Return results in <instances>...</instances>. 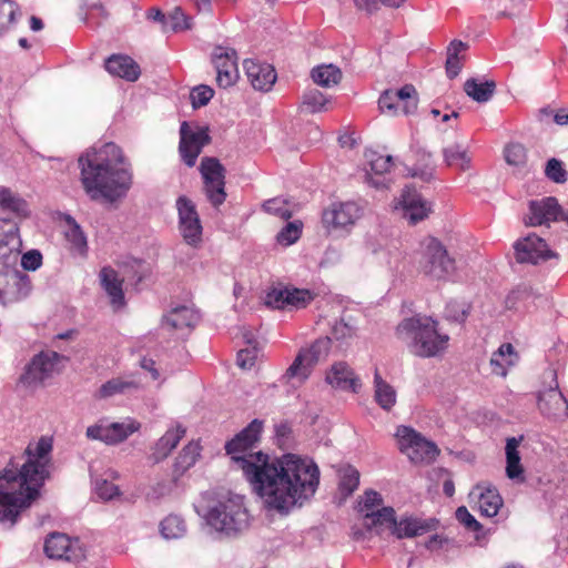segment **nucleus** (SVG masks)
Instances as JSON below:
<instances>
[{
  "label": "nucleus",
  "instance_id": "59",
  "mask_svg": "<svg viewBox=\"0 0 568 568\" xmlns=\"http://www.w3.org/2000/svg\"><path fill=\"white\" fill-rule=\"evenodd\" d=\"M456 518L463 525H465V527H467L468 529L477 531L480 528L479 523L474 518V516L464 506L457 508V510H456Z\"/></svg>",
  "mask_w": 568,
  "mask_h": 568
},
{
  "label": "nucleus",
  "instance_id": "56",
  "mask_svg": "<svg viewBox=\"0 0 568 568\" xmlns=\"http://www.w3.org/2000/svg\"><path fill=\"white\" fill-rule=\"evenodd\" d=\"M546 175L554 182L561 183L566 181V171L560 161L551 159L546 166Z\"/></svg>",
  "mask_w": 568,
  "mask_h": 568
},
{
  "label": "nucleus",
  "instance_id": "49",
  "mask_svg": "<svg viewBox=\"0 0 568 568\" xmlns=\"http://www.w3.org/2000/svg\"><path fill=\"white\" fill-rule=\"evenodd\" d=\"M359 484V473L354 468H346L343 470L341 481H339V490L344 496H349L355 489H357Z\"/></svg>",
  "mask_w": 568,
  "mask_h": 568
},
{
  "label": "nucleus",
  "instance_id": "48",
  "mask_svg": "<svg viewBox=\"0 0 568 568\" xmlns=\"http://www.w3.org/2000/svg\"><path fill=\"white\" fill-rule=\"evenodd\" d=\"M505 160L510 165H524L527 161L526 148L520 143H509L505 148Z\"/></svg>",
  "mask_w": 568,
  "mask_h": 568
},
{
  "label": "nucleus",
  "instance_id": "8",
  "mask_svg": "<svg viewBox=\"0 0 568 568\" xmlns=\"http://www.w3.org/2000/svg\"><path fill=\"white\" fill-rule=\"evenodd\" d=\"M396 438L400 452L406 454L414 464H430L440 453L436 444L406 426L397 428Z\"/></svg>",
  "mask_w": 568,
  "mask_h": 568
},
{
  "label": "nucleus",
  "instance_id": "7",
  "mask_svg": "<svg viewBox=\"0 0 568 568\" xmlns=\"http://www.w3.org/2000/svg\"><path fill=\"white\" fill-rule=\"evenodd\" d=\"M209 523L216 530L236 532L247 525V511L239 497L219 503L209 514Z\"/></svg>",
  "mask_w": 568,
  "mask_h": 568
},
{
  "label": "nucleus",
  "instance_id": "23",
  "mask_svg": "<svg viewBox=\"0 0 568 568\" xmlns=\"http://www.w3.org/2000/svg\"><path fill=\"white\" fill-rule=\"evenodd\" d=\"M325 381L333 388L357 393L362 384L346 362H336L327 371Z\"/></svg>",
  "mask_w": 568,
  "mask_h": 568
},
{
  "label": "nucleus",
  "instance_id": "53",
  "mask_svg": "<svg viewBox=\"0 0 568 568\" xmlns=\"http://www.w3.org/2000/svg\"><path fill=\"white\" fill-rule=\"evenodd\" d=\"M165 23H170L172 30L183 31L191 27V17L186 16L181 8H175Z\"/></svg>",
  "mask_w": 568,
  "mask_h": 568
},
{
  "label": "nucleus",
  "instance_id": "45",
  "mask_svg": "<svg viewBox=\"0 0 568 568\" xmlns=\"http://www.w3.org/2000/svg\"><path fill=\"white\" fill-rule=\"evenodd\" d=\"M263 210L266 213L278 216L285 221L290 220L293 215L291 203L282 197H274L265 201Z\"/></svg>",
  "mask_w": 568,
  "mask_h": 568
},
{
  "label": "nucleus",
  "instance_id": "19",
  "mask_svg": "<svg viewBox=\"0 0 568 568\" xmlns=\"http://www.w3.org/2000/svg\"><path fill=\"white\" fill-rule=\"evenodd\" d=\"M363 215L362 207L355 202L334 203L323 213L326 227H347Z\"/></svg>",
  "mask_w": 568,
  "mask_h": 568
},
{
  "label": "nucleus",
  "instance_id": "41",
  "mask_svg": "<svg viewBox=\"0 0 568 568\" xmlns=\"http://www.w3.org/2000/svg\"><path fill=\"white\" fill-rule=\"evenodd\" d=\"M0 207L4 211L12 212L18 216L28 215V205L26 201L14 196L8 189L0 190Z\"/></svg>",
  "mask_w": 568,
  "mask_h": 568
},
{
  "label": "nucleus",
  "instance_id": "4",
  "mask_svg": "<svg viewBox=\"0 0 568 568\" xmlns=\"http://www.w3.org/2000/svg\"><path fill=\"white\" fill-rule=\"evenodd\" d=\"M395 335L400 341L409 338L410 352L418 357L439 356L447 349L449 343V336L440 332L438 321L422 314L399 322Z\"/></svg>",
  "mask_w": 568,
  "mask_h": 568
},
{
  "label": "nucleus",
  "instance_id": "34",
  "mask_svg": "<svg viewBox=\"0 0 568 568\" xmlns=\"http://www.w3.org/2000/svg\"><path fill=\"white\" fill-rule=\"evenodd\" d=\"M495 89L496 83L494 81L468 79L464 83V90L467 95L477 102H487L493 97Z\"/></svg>",
  "mask_w": 568,
  "mask_h": 568
},
{
  "label": "nucleus",
  "instance_id": "30",
  "mask_svg": "<svg viewBox=\"0 0 568 568\" xmlns=\"http://www.w3.org/2000/svg\"><path fill=\"white\" fill-rule=\"evenodd\" d=\"M185 428L176 425L166 430V433L155 443L152 452V459L155 463L166 458L169 454L178 446L180 440L185 436Z\"/></svg>",
  "mask_w": 568,
  "mask_h": 568
},
{
  "label": "nucleus",
  "instance_id": "63",
  "mask_svg": "<svg viewBox=\"0 0 568 568\" xmlns=\"http://www.w3.org/2000/svg\"><path fill=\"white\" fill-rule=\"evenodd\" d=\"M141 365L144 369L149 371L152 375L153 379H158L160 374L158 369L155 368V362L151 358H143L141 362Z\"/></svg>",
  "mask_w": 568,
  "mask_h": 568
},
{
  "label": "nucleus",
  "instance_id": "13",
  "mask_svg": "<svg viewBox=\"0 0 568 568\" xmlns=\"http://www.w3.org/2000/svg\"><path fill=\"white\" fill-rule=\"evenodd\" d=\"M200 172L203 190L213 206L221 205L225 199V168L215 158L204 156L201 160Z\"/></svg>",
  "mask_w": 568,
  "mask_h": 568
},
{
  "label": "nucleus",
  "instance_id": "21",
  "mask_svg": "<svg viewBox=\"0 0 568 568\" xmlns=\"http://www.w3.org/2000/svg\"><path fill=\"white\" fill-rule=\"evenodd\" d=\"M181 231L189 244H195L201 240L202 226L193 203L182 196L178 200Z\"/></svg>",
  "mask_w": 568,
  "mask_h": 568
},
{
  "label": "nucleus",
  "instance_id": "55",
  "mask_svg": "<svg viewBox=\"0 0 568 568\" xmlns=\"http://www.w3.org/2000/svg\"><path fill=\"white\" fill-rule=\"evenodd\" d=\"M97 495L104 500H110L120 495L119 487L106 479L97 481L95 485Z\"/></svg>",
  "mask_w": 568,
  "mask_h": 568
},
{
  "label": "nucleus",
  "instance_id": "26",
  "mask_svg": "<svg viewBox=\"0 0 568 568\" xmlns=\"http://www.w3.org/2000/svg\"><path fill=\"white\" fill-rule=\"evenodd\" d=\"M435 526L436 521L433 519L407 517L399 523L394 518V524L384 528L390 529L397 538H412L432 531Z\"/></svg>",
  "mask_w": 568,
  "mask_h": 568
},
{
  "label": "nucleus",
  "instance_id": "3",
  "mask_svg": "<svg viewBox=\"0 0 568 568\" xmlns=\"http://www.w3.org/2000/svg\"><path fill=\"white\" fill-rule=\"evenodd\" d=\"M79 161L83 186L93 199L113 201L130 187L131 173L124 165L122 150L115 144L88 151Z\"/></svg>",
  "mask_w": 568,
  "mask_h": 568
},
{
  "label": "nucleus",
  "instance_id": "32",
  "mask_svg": "<svg viewBox=\"0 0 568 568\" xmlns=\"http://www.w3.org/2000/svg\"><path fill=\"white\" fill-rule=\"evenodd\" d=\"M519 440L508 438L506 444V474L510 479H523L524 467L518 452Z\"/></svg>",
  "mask_w": 568,
  "mask_h": 568
},
{
  "label": "nucleus",
  "instance_id": "44",
  "mask_svg": "<svg viewBox=\"0 0 568 568\" xmlns=\"http://www.w3.org/2000/svg\"><path fill=\"white\" fill-rule=\"evenodd\" d=\"M303 223L298 220L288 222L276 235V242L281 246H290L298 241L302 235Z\"/></svg>",
  "mask_w": 568,
  "mask_h": 568
},
{
  "label": "nucleus",
  "instance_id": "43",
  "mask_svg": "<svg viewBox=\"0 0 568 568\" xmlns=\"http://www.w3.org/2000/svg\"><path fill=\"white\" fill-rule=\"evenodd\" d=\"M201 447L199 443L191 442L189 443L179 454L175 462V470L179 474L184 473L191 466H193L200 456Z\"/></svg>",
  "mask_w": 568,
  "mask_h": 568
},
{
  "label": "nucleus",
  "instance_id": "42",
  "mask_svg": "<svg viewBox=\"0 0 568 568\" xmlns=\"http://www.w3.org/2000/svg\"><path fill=\"white\" fill-rule=\"evenodd\" d=\"M375 397L385 409H389L396 402L394 388L381 378L377 371L375 372Z\"/></svg>",
  "mask_w": 568,
  "mask_h": 568
},
{
  "label": "nucleus",
  "instance_id": "5",
  "mask_svg": "<svg viewBox=\"0 0 568 568\" xmlns=\"http://www.w3.org/2000/svg\"><path fill=\"white\" fill-rule=\"evenodd\" d=\"M418 271L430 281L446 282L456 273L457 265L438 239L426 236L419 243Z\"/></svg>",
  "mask_w": 568,
  "mask_h": 568
},
{
  "label": "nucleus",
  "instance_id": "1",
  "mask_svg": "<svg viewBox=\"0 0 568 568\" xmlns=\"http://www.w3.org/2000/svg\"><path fill=\"white\" fill-rule=\"evenodd\" d=\"M262 429L263 423L254 419L226 444L225 449L266 506L287 511L315 494L320 470L312 460L292 454L281 458H271L261 452L248 454L258 442Z\"/></svg>",
  "mask_w": 568,
  "mask_h": 568
},
{
  "label": "nucleus",
  "instance_id": "2",
  "mask_svg": "<svg viewBox=\"0 0 568 568\" xmlns=\"http://www.w3.org/2000/svg\"><path fill=\"white\" fill-rule=\"evenodd\" d=\"M52 438L31 442L0 475V520L14 524L23 508L39 497L52 468Z\"/></svg>",
  "mask_w": 568,
  "mask_h": 568
},
{
  "label": "nucleus",
  "instance_id": "54",
  "mask_svg": "<svg viewBox=\"0 0 568 568\" xmlns=\"http://www.w3.org/2000/svg\"><path fill=\"white\" fill-rule=\"evenodd\" d=\"M214 91L209 85H199L191 91L190 98L194 108H200L209 103L213 98Z\"/></svg>",
  "mask_w": 568,
  "mask_h": 568
},
{
  "label": "nucleus",
  "instance_id": "52",
  "mask_svg": "<svg viewBox=\"0 0 568 568\" xmlns=\"http://www.w3.org/2000/svg\"><path fill=\"white\" fill-rule=\"evenodd\" d=\"M17 4L11 0H0V32L7 30L13 22Z\"/></svg>",
  "mask_w": 568,
  "mask_h": 568
},
{
  "label": "nucleus",
  "instance_id": "35",
  "mask_svg": "<svg viewBox=\"0 0 568 568\" xmlns=\"http://www.w3.org/2000/svg\"><path fill=\"white\" fill-rule=\"evenodd\" d=\"M467 45L462 41H453L448 47L446 71L449 78H455L463 68Z\"/></svg>",
  "mask_w": 568,
  "mask_h": 568
},
{
  "label": "nucleus",
  "instance_id": "46",
  "mask_svg": "<svg viewBox=\"0 0 568 568\" xmlns=\"http://www.w3.org/2000/svg\"><path fill=\"white\" fill-rule=\"evenodd\" d=\"M367 162L369 166L368 173L375 175L388 173L394 165L392 156L379 154L377 152H371L367 155Z\"/></svg>",
  "mask_w": 568,
  "mask_h": 568
},
{
  "label": "nucleus",
  "instance_id": "29",
  "mask_svg": "<svg viewBox=\"0 0 568 568\" xmlns=\"http://www.w3.org/2000/svg\"><path fill=\"white\" fill-rule=\"evenodd\" d=\"M101 283L105 292L111 298V304L115 310L124 306V293L122 290L123 278H120L118 273L109 266H105L100 272Z\"/></svg>",
  "mask_w": 568,
  "mask_h": 568
},
{
  "label": "nucleus",
  "instance_id": "22",
  "mask_svg": "<svg viewBox=\"0 0 568 568\" xmlns=\"http://www.w3.org/2000/svg\"><path fill=\"white\" fill-rule=\"evenodd\" d=\"M561 209L554 197H546L540 201H532L529 205V214L525 220L528 226H538L549 222L564 219Z\"/></svg>",
  "mask_w": 568,
  "mask_h": 568
},
{
  "label": "nucleus",
  "instance_id": "33",
  "mask_svg": "<svg viewBox=\"0 0 568 568\" xmlns=\"http://www.w3.org/2000/svg\"><path fill=\"white\" fill-rule=\"evenodd\" d=\"M199 321L197 314L186 306L174 308L165 317V323L174 329L192 328Z\"/></svg>",
  "mask_w": 568,
  "mask_h": 568
},
{
  "label": "nucleus",
  "instance_id": "14",
  "mask_svg": "<svg viewBox=\"0 0 568 568\" xmlns=\"http://www.w3.org/2000/svg\"><path fill=\"white\" fill-rule=\"evenodd\" d=\"M67 361V357L59 355L55 352H42L29 364L24 374L21 376L20 382L26 386L42 383L53 373L60 372L64 367Z\"/></svg>",
  "mask_w": 568,
  "mask_h": 568
},
{
  "label": "nucleus",
  "instance_id": "10",
  "mask_svg": "<svg viewBox=\"0 0 568 568\" xmlns=\"http://www.w3.org/2000/svg\"><path fill=\"white\" fill-rule=\"evenodd\" d=\"M329 349V339H317L306 348H302L292 365L286 369L285 378L288 382L303 383L311 375L318 361L326 356Z\"/></svg>",
  "mask_w": 568,
  "mask_h": 568
},
{
  "label": "nucleus",
  "instance_id": "51",
  "mask_svg": "<svg viewBox=\"0 0 568 568\" xmlns=\"http://www.w3.org/2000/svg\"><path fill=\"white\" fill-rule=\"evenodd\" d=\"M108 18L104 6L98 1L89 3L85 19L90 26L98 27Z\"/></svg>",
  "mask_w": 568,
  "mask_h": 568
},
{
  "label": "nucleus",
  "instance_id": "31",
  "mask_svg": "<svg viewBox=\"0 0 568 568\" xmlns=\"http://www.w3.org/2000/svg\"><path fill=\"white\" fill-rule=\"evenodd\" d=\"M518 359L519 355L510 343L501 344L490 358L491 372L505 377L508 368L516 365Z\"/></svg>",
  "mask_w": 568,
  "mask_h": 568
},
{
  "label": "nucleus",
  "instance_id": "16",
  "mask_svg": "<svg viewBox=\"0 0 568 568\" xmlns=\"http://www.w3.org/2000/svg\"><path fill=\"white\" fill-rule=\"evenodd\" d=\"M141 424L128 418L122 423H112L110 425H93L87 429V436L91 439H99L108 445H115L124 442L129 436L139 432Z\"/></svg>",
  "mask_w": 568,
  "mask_h": 568
},
{
  "label": "nucleus",
  "instance_id": "39",
  "mask_svg": "<svg viewBox=\"0 0 568 568\" xmlns=\"http://www.w3.org/2000/svg\"><path fill=\"white\" fill-rule=\"evenodd\" d=\"M65 239L71 245V250L80 255L87 253V240L80 226L71 219L67 220Z\"/></svg>",
  "mask_w": 568,
  "mask_h": 568
},
{
  "label": "nucleus",
  "instance_id": "18",
  "mask_svg": "<svg viewBox=\"0 0 568 568\" xmlns=\"http://www.w3.org/2000/svg\"><path fill=\"white\" fill-rule=\"evenodd\" d=\"M44 551L50 558L79 561L84 558V551L78 540H71L64 534L50 535L44 544Z\"/></svg>",
  "mask_w": 568,
  "mask_h": 568
},
{
  "label": "nucleus",
  "instance_id": "17",
  "mask_svg": "<svg viewBox=\"0 0 568 568\" xmlns=\"http://www.w3.org/2000/svg\"><path fill=\"white\" fill-rule=\"evenodd\" d=\"M212 61L216 70V83L222 89L234 85L239 78L237 57L233 49L216 47Z\"/></svg>",
  "mask_w": 568,
  "mask_h": 568
},
{
  "label": "nucleus",
  "instance_id": "15",
  "mask_svg": "<svg viewBox=\"0 0 568 568\" xmlns=\"http://www.w3.org/2000/svg\"><path fill=\"white\" fill-rule=\"evenodd\" d=\"M418 98L414 85L405 84L399 90H386L378 100L382 112L396 114L398 111L412 113L417 109Z\"/></svg>",
  "mask_w": 568,
  "mask_h": 568
},
{
  "label": "nucleus",
  "instance_id": "27",
  "mask_svg": "<svg viewBox=\"0 0 568 568\" xmlns=\"http://www.w3.org/2000/svg\"><path fill=\"white\" fill-rule=\"evenodd\" d=\"M105 69L112 75L134 82L139 79L141 70L139 64L130 57L113 54L105 61Z\"/></svg>",
  "mask_w": 568,
  "mask_h": 568
},
{
  "label": "nucleus",
  "instance_id": "58",
  "mask_svg": "<svg viewBox=\"0 0 568 568\" xmlns=\"http://www.w3.org/2000/svg\"><path fill=\"white\" fill-rule=\"evenodd\" d=\"M256 358L257 349L255 346L240 349L237 353V364L242 368H250L251 366H253Z\"/></svg>",
  "mask_w": 568,
  "mask_h": 568
},
{
  "label": "nucleus",
  "instance_id": "50",
  "mask_svg": "<svg viewBox=\"0 0 568 568\" xmlns=\"http://www.w3.org/2000/svg\"><path fill=\"white\" fill-rule=\"evenodd\" d=\"M133 382H124L120 378H113L103 384L99 389V397L105 398L115 394L123 393L125 389L135 387Z\"/></svg>",
  "mask_w": 568,
  "mask_h": 568
},
{
  "label": "nucleus",
  "instance_id": "24",
  "mask_svg": "<svg viewBox=\"0 0 568 568\" xmlns=\"http://www.w3.org/2000/svg\"><path fill=\"white\" fill-rule=\"evenodd\" d=\"M396 207L402 209L404 216L408 219L412 224L423 221L430 212L429 204L422 199L416 190L409 187L403 191Z\"/></svg>",
  "mask_w": 568,
  "mask_h": 568
},
{
  "label": "nucleus",
  "instance_id": "6",
  "mask_svg": "<svg viewBox=\"0 0 568 568\" xmlns=\"http://www.w3.org/2000/svg\"><path fill=\"white\" fill-rule=\"evenodd\" d=\"M0 246V304L8 305L27 297L31 284L27 274L14 268L19 252Z\"/></svg>",
  "mask_w": 568,
  "mask_h": 568
},
{
  "label": "nucleus",
  "instance_id": "37",
  "mask_svg": "<svg viewBox=\"0 0 568 568\" xmlns=\"http://www.w3.org/2000/svg\"><path fill=\"white\" fill-rule=\"evenodd\" d=\"M302 108L311 113L326 112L333 109V101L321 91L313 89L303 95Z\"/></svg>",
  "mask_w": 568,
  "mask_h": 568
},
{
  "label": "nucleus",
  "instance_id": "25",
  "mask_svg": "<svg viewBox=\"0 0 568 568\" xmlns=\"http://www.w3.org/2000/svg\"><path fill=\"white\" fill-rule=\"evenodd\" d=\"M245 73L252 87L260 91H268L276 81L273 65L247 59L243 63Z\"/></svg>",
  "mask_w": 568,
  "mask_h": 568
},
{
  "label": "nucleus",
  "instance_id": "9",
  "mask_svg": "<svg viewBox=\"0 0 568 568\" xmlns=\"http://www.w3.org/2000/svg\"><path fill=\"white\" fill-rule=\"evenodd\" d=\"M211 142L207 126L194 122H182L179 152L187 166H194L202 149Z\"/></svg>",
  "mask_w": 568,
  "mask_h": 568
},
{
  "label": "nucleus",
  "instance_id": "28",
  "mask_svg": "<svg viewBox=\"0 0 568 568\" xmlns=\"http://www.w3.org/2000/svg\"><path fill=\"white\" fill-rule=\"evenodd\" d=\"M538 408L542 415L550 419H558L568 416V403L565 397L555 389H549L548 392L539 395Z\"/></svg>",
  "mask_w": 568,
  "mask_h": 568
},
{
  "label": "nucleus",
  "instance_id": "60",
  "mask_svg": "<svg viewBox=\"0 0 568 568\" xmlns=\"http://www.w3.org/2000/svg\"><path fill=\"white\" fill-rule=\"evenodd\" d=\"M42 262V255L38 251H29L21 257V265L24 270H37Z\"/></svg>",
  "mask_w": 568,
  "mask_h": 568
},
{
  "label": "nucleus",
  "instance_id": "36",
  "mask_svg": "<svg viewBox=\"0 0 568 568\" xmlns=\"http://www.w3.org/2000/svg\"><path fill=\"white\" fill-rule=\"evenodd\" d=\"M311 77L317 85L332 87L342 80V71L336 65L322 64L312 70Z\"/></svg>",
  "mask_w": 568,
  "mask_h": 568
},
{
  "label": "nucleus",
  "instance_id": "62",
  "mask_svg": "<svg viewBox=\"0 0 568 568\" xmlns=\"http://www.w3.org/2000/svg\"><path fill=\"white\" fill-rule=\"evenodd\" d=\"M542 115H552L554 121L558 125H567L568 124V108H562L557 111H554L551 108L547 106L540 110Z\"/></svg>",
  "mask_w": 568,
  "mask_h": 568
},
{
  "label": "nucleus",
  "instance_id": "11",
  "mask_svg": "<svg viewBox=\"0 0 568 568\" xmlns=\"http://www.w3.org/2000/svg\"><path fill=\"white\" fill-rule=\"evenodd\" d=\"M357 511L363 517V525L368 528H384L394 524V509L383 507V498L375 490H366L357 503Z\"/></svg>",
  "mask_w": 568,
  "mask_h": 568
},
{
  "label": "nucleus",
  "instance_id": "57",
  "mask_svg": "<svg viewBox=\"0 0 568 568\" xmlns=\"http://www.w3.org/2000/svg\"><path fill=\"white\" fill-rule=\"evenodd\" d=\"M406 0H354L356 7L367 11L376 9L379 4L398 8Z\"/></svg>",
  "mask_w": 568,
  "mask_h": 568
},
{
  "label": "nucleus",
  "instance_id": "64",
  "mask_svg": "<svg viewBox=\"0 0 568 568\" xmlns=\"http://www.w3.org/2000/svg\"><path fill=\"white\" fill-rule=\"evenodd\" d=\"M148 19L150 20H153V21H163L164 20V14L159 10V9H155V8H151L150 10H148Z\"/></svg>",
  "mask_w": 568,
  "mask_h": 568
},
{
  "label": "nucleus",
  "instance_id": "38",
  "mask_svg": "<svg viewBox=\"0 0 568 568\" xmlns=\"http://www.w3.org/2000/svg\"><path fill=\"white\" fill-rule=\"evenodd\" d=\"M501 506L503 499L496 489L487 488L479 494L478 507L481 515L494 517Z\"/></svg>",
  "mask_w": 568,
  "mask_h": 568
},
{
  "label": "nucleus",
  "instance_id": "61",
  "mask_svg": "<svg viewBox=\"0 0 568 568\" xmlns=\"http://www.w3.org/2000/svg\"><path fill=\"white\" fill-rule=\"evenodd\" d=\"M332 334L335 339H347L355 335V328L344 321H339L334 325Z\"/></svg>",
  "mask_w": 568,
  "mask_h": 568
},
{
  "label": "nucleus",
  "instance_id": "20",
  "mask_svg": "<svg viewBox=\"0 0 568 568\" xmlns=\"http://www.w3.org/2000/svg\"><path fill=\"white\" fill-rule=\"evenodd\" d=\"M515 257L519 263H537L539 260H547L552 256L546 242L536 234L518 240L515 243Z\"/></svg>",
  "mask_w": 568,
  "mask_h": 568
},
{
  "label": "nucleus",
  "instance_id": "47",
  "mask_svg": "<svg viewBox=\"0 0 568 568\" xmlns=\"http://www.w3.org/2000/svg\"><path fill=\"white\" fill-rule=\"evenodd\" d=\"M184 530V521L178 516H168L161 523V532L165 538H178Z\"/></svg>",
  "mask_w": 568,
  "mask_h": 568
},
{
  "label": "nucleus",
  "instance_id": "40",
  "mask_svg": "<svg viewBox=\"0 0 568 568\" xmlns=\"http://www.w3.org/2000/svg\"><path fill=\"white\" fill-rule=\"evenodd\" d=\"M444 154L447 166L454 171L460 172L469 168L471 161L470 156L459 146L455 145L447 148Z\"/></svg>",
  "mask_w": 568,
  "mask_h": 568
},
{
  "label": "nucleus",
  "instance_id": "12",
  "mask_svg": "<svg viewBox=\"0 0 568 568\" xmlns=\"http://www.w3.org/2000/svg\"><path fill=\"white\" fill-rule=\"evenodd\" d=\"M315 297V294L306 288H297L291 285L277 284L265 293V304L277 310L305 308Z\"/></svg>",
  "mask_w": 568,
  "mask_h": 568
}]
</instances>
